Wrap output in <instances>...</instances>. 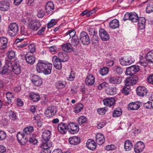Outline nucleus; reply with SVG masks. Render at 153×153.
Listing matches in <instances>:
<instances>
[{
    "instance_id": "23",
    "label": "nucleus",
    "mask_w": 153,
    "mask_h": 153,
    "mask_svg": "<svg viewBox=\"0 0 153 153\" xmlns=\"http://www.w3.org/2000/svg\"><path fill=\"white\" fill-rule=\"evenodd\" d=\"M8 43L7 39L5 37L0 38V49L4 50L6 48Z\"/></svg>"
},
{
    "instance_id": "35",
    "label": "nucleus",
    "mask_w": 153,
    "mask_h": 153,
    "mask_svg": "<svg viewBox=\"0 0 153 153\" xmlns=\"http://www.w3.org/2000/svg\"><path fill=\"white\" fill-rule=\"evenodd\" d=\"M124 146L125 151L130 150L133 146L131 142L129 140H126L125 142Z\"/></svg>"
},
{
    "instance_id": "28",
    "label": "nucleus",
    "mask_w": 153,
    "mask_h": 153,
    "mask_svg": "<svg viewBox=\"0 0 153 153\" xmlns=\"http://www.w3.org/2000/svg\"><path fill=\"white\" fill-rule=\"evenodd\" d=\"M141 104L138 102H131L128 105V108L132 110H137L140 107Z\"/></svg>"
},
{
    "instance_id": "50",
    "label": "nucleus",
    "mask_w": 153,
    "mask_h": 153,
    "mask_svg": "<svg viewBox=\"0 0 153 153\" xmlns=\"http://www.w3.org/2000/svg\"><path fill=\"white\" fill-rule=\"evenodd\" d=\"M9 117L10 119L13 121L17 119V118L16 114L12 111L9 112Z\"/></svg>"
},
{
    "instance_id": "27",
    "label": "nucleus",
    "mask_w": 153,
    "mask_h": 153,
    "mask_svg": "<svg viewBox=\"0 0 153 153\" xmlns=\"http://www.w3.org/2000/svg\"><path fill=\"white\" fill-rule=\"evenodd\" d=\"M86 147L89 149L93 150L96 147V144L93 140L89 139L88 140L86 143Z\"/></svg>"
},
{
    "instance_id": "53",
    "label": "nucleus",
    "mask_w": 153,
    "mask_h": 153,
    "mask_svg": "<svg viewBox=\"0 0 153 153\" xmlns=\"http://www.w3.org/2000/svg\"><path fill=\"white\" fill-rule=\"evenodd\" d=\"M75 31L74 30H68L66 33V35L67 36L69 35L70 38H72L75 36H75Z\"/></svg>"
},
{
    "instance_id": "32",
    "label": "nucleus",
    "mask_w": 153,
    "mask_h": 153,
    "mask_svg": "<svg viewBox=\"0 0 153 153\" xmlns=\"http://www.w3.org/2000/svg\"><path fill=\"white\" fill-rule=\"evenodd\" d=\"M109 25L110 27L112 29L117 28L119 26V22L116 19H113L109 22Z\"/></svg>"
},
{
    "instance_id": "4",
    "label": "nucleus",
    "mask_w": 153,
    "mask_h": 153,
    "mask_svg": "<svg viewBox=\"0 0 153 153\" xmlns=\"http://www.w3.org/2000/svg\"><path fill=\"white\" fill-rule=\"evenodd\" d=\"M67 130L69 132L72 134H74L78 132L79 128L77 124L75 123H71L67 125Z\"/></svg>"
},
{
    "instance_id": "45",
    "label": "nucleus",
    "mask_w": 153,
    "mask_h": 153,
    "mask_svg": "<svg viewBox=\"0 0 153 153\" xmlns=\"http://www.w3.org/2000/svg\"><path fill=\"white\" fill-rule=\"evenodd\" d=\"M106 91L107 93L110 95H113L116 93V89L115 88H108Z\"/></svg>"
},
{
    "instance_id": "3",
    "label": "nucleus",
    "mask_w": 153,
    "mask_h": 153,
    "mask_svg": "<svg viewBox=\"0 0 153 153\" xmlns=\"http://www.w3.org/2000/svg\"><path fill=\"white\" fill-rule=\"evenodd\" d=\"M18 26L16 23H12L9 25L8 28V34L12 36H16L18 31Z\"/></svg>"
},
{
    "instance_id": "51",
    "label": "nucleus",
    "mask_w": 153,
    "mask_h": 153,
    "mask_svg": "<svg viewBox=\"0 0 153 153\" xmlns=\"http://www.w3.org/2000/svg\"><path fill=\"white\" fill-rule=\"evenodd\" d=\"M130 91V87H127L125 86L122 90V93L125 95H127L129 94Z\"/></svg>"
},
{
    "instance_id": "9",
    "label": "nucleus",
    "mask_w": 153,
    "mask_h": 153,
    "mask_svg": "<svg viewBox=\"0 0 153 153\" xmlns=\"http://www.w3.org/2000/svg\"><path fill=\"white\" fill-rule=\"evenodd\" d=\"M99 36L101 39L106 41L109 39V36L107 32L104 29L100 28L99 30Z\"/></svg>"
},
{
    "instance_id": "14",
    "label": "nucleus",
    "mask_w": 153,
    "mask_h": 153,
    "mask_svg": "<svg viewBox=\"0 0 153 153\" xmlns=\"http://www.w3.org/2000/svg\"><path fill=\"white\" fill-rule=\"evenodd\" d=\"M17 137L19 142L22 145L25 144L28 140V138L25 137L24 134L20 133L17 134Z\"/></svg>"
},
{
    "instance_id": "48",
    "label": "nucleus",
    "mask_w": 153,
    "mask_h": 153,
    "mask_svg": "<svg viewBox=\"0 0 153 153\" xmlns=\"http://www.w3.org/2000/svg\"><path fill=\"white\" fill-rule=\"evenodd\" d=\"M7 57L10 59H14L15 57V53L13 51H8L7 53Z\"/></svg>"
},
{
    "instance_id": "40",
    "label": "nucleus",
    "mask_w": 153,
    "mask_h": 153,
    "mask_svg": "<svg viewBox=\"0 0 153 153\" xmlns=\"http://www.w3.org/2000/svg\"><path fill=\"white\" fill-rule=\"evenodd\" d=\"M122 114L121 109L120 108H116L113 111V117H118L120 116Z\"/></svg>"
},
{
    "instance_id": "52",
    "label": "nucleus",
    "mask_w": 153,
    "mask_h": 153,
    "mask_svg": "<svg viewBox=\"0 0 153 153\" xmlns=\"http://www.w3.org/2000/svg\"><path fill=\"white\" fill-rule=\"evenodd\" d=\"M153 11V3L151 2L148 4L146 8V12L150 13Z\"/></svg>"
},
{
    "instance_id": "62",
    "label": "nucleus",
    "mask_w": 153,
    "mask_h": 153,
    "mask_svg": "<svg viewBox=\"0 0 153 153\" xmlns=\"http://www.w3.org/2000/svg\"><path fill=\"white\" fill-rule=\"evenodd\" d=\"M6 137V133L3 131L0 130V140H4Z\"/></svg>"
},
{
    "instance_id": "38",
    "label": "nucleus",
    "mask_w": 153,
    "mask_h": 153,
    "mask_svg": "<svg viewBox=\"0 0 153 153\" xmlns=\"http://www.w3.org/2000/svg\"><path fill=\"white\" fill-rule=\"evenodd\" d=\"M33 131V128L32 126H29L25 128L23 130V134L24 135H29Z\"/></svg>"
},
{
    "instance_id": "19",
    "label": "nucleus",
    "mask_w": 153,
    "mask_h": 153,
    "mask_svg": "<svg viewBox=\"0 0 153 153\" xmlns=\"http://www.w3.org/2000/svg\"><path fill=\"white\" fill-rule=\"evenodd\" d=\"M103 102L104 105L109 107L112 106L115 103V100L112 98H106L103 100Z\"/></svg>"
},
{
    "instance_id": "49",
    "label": "nucleus",
    "mask_w": 153,
    "mask_h": 153,
    "mask_svg": "<svg viewBox=\"0 0 153 153\" xmlns=\"http://www.w3.org/2000/svg\"><path fill=\"white\" fill-rule=\"evenodd\" d=\"M57 23V21L55 19H51L47 24V28H49L56 25Z\"/></svg>"
},
{
    "instance_id": "39",
    "label": "nucleus",
    "mask_w": 153,
    "mask_h": 153,
    "mask_svg": "<svg viewBox=\"0 0 153 153\" xmlns=\"http://www.w3.org/2000/svg\"><path fill=\"white\" fill-rule=\"evenodd\" d=\"M137 14L135 12H131L130 20L133 22H136L139 19Z\"/></svg>"
},
{
    "instance_id": "20",
    "label": "nucleus",
    "mask_w": 153,
    "mask_h": 153,
    "mask_svg": "<svg viewBox=\"0 0 153 153\" xmlns=\"http://www.w3.org/2000/svg\"><path fill=\"white\" fill-rule=\"evenodd\" d=\"M95 82V78L91 74H88L86 77L85 82L86 84L89 86L91 85L94 84Z\"/></svg>"
},
{
    "instance_id": "6",
    "label": "nucleus",
    "mask_w": 153,
    "mask_h": 153,
    "mask_svg": "<svg viewBox=\"0 0 153 153\" xmlns=\"http://www.w3.org/2000/svg\"><path fill=\"white\" fill-rule=\"evenodd\" d=\"M140 69L138 65H134L127 68L126 71V74L127 75L131 76L138 72Z\"/></svg>"
},
{
    "instance_id": "41",
    "label": "nucleus",
    "mask_w": 153,
    "mask_h": 153,
    "mask_svg": "<svg viewBox=\"0 0 153 153\" xmlns=\"http://www.w3.org/2000/svg\"><path fill=\"white\" fill-rule=\"evenodd\" d=\"M114 71L117 74H120L123 72V69L120 66L115 65L113 68Z\"/></svg>"
},
{
    "instance_id": "55",
    "label": "nucleus",
    "mask_w": 153,
    "mask_h": 153,
    "mask_svg": "<svg viewBox=\"0 0 153 153\" xmlns=\"http://www.w3.org/2000/svg\"><path fill=\"white\" fill-rule=\"evenodd\" d=\"M36 135L33 134L32 137H30L29 140V142L31 143H32L33 145H36L38 142V140L35 138Z\"/></svg>"
},
{
    "instance_id": "34",
    "label": "nucleus",
    "mask_w": 153,
    "mask_h": 153,
    "mask_svg": "<svg viewBox=\"0 0 153 153\" xmlns=\"http://www.w3.org/2000/svg\"><path fill=\"white\" fill-rule=\"evenodd\" d=\"M6 97L8 100L7 103L10 104L12 102L11 99L15 98L14 94L11 92H7L6 94Z\"/></svg>"
},
{
    "instance_id": "7",
    "label": "nucleus",
    "mask_w": 153,
    "mask_h": 153,
    "mask_svg": "<svg viewBox=\"0 0 153 153\" xmlns=\"http://www.w3.org/2000/svg\"><path fill=\"white\" fill-rule=\"evenodd\" d=\"M25 59L26 62L28 64L30 65H33L35 62V56L33 54L30 53H27L26 54L22 57Z\"/></svg>"
},
{
    "instance_id": "17",
    "label": "nucleus",
    "mask_w": 153,
    "mask_h": 153,
    "mask_svg": "<svg viewBox=\"0 0 153 153\" xmlns=\"http://www.w3.org/2000/svg\"><path fill=\"white\" fill-rule=\"evenodd\" d=\"M62 50L65 52H71L74 51L72 45L70 43H67L62 45Z\"/></svg>"
},
{
    "instance_id": "1",
    "label": "nucleus",
    "mask_w": 153,
    "mask_h": 153,
    "mask_svg": "<svg viewBox=\"0 0 153 153\" xmlns=\"http://www.w3.org/2000/svg\"><path fill=\"white\" fill-rule=\"evenodd\" d=\"M52 67L51 63L44 61L39 60L36 65V70L39 73L48 75L51 73Z\"/></svg>"
},
{
    "instance_id": "10",
    "label": "nucleus",
    "mask_w": 153,
    "mask_h": 153,
    "mask_svg": "<svg viewBox=\"0 0 153 153\" xmlns=\"http://www.w3.org/2000/svg\"><path fill=\"white\" fill-rule=\"evenodd\" d=\"M145 145L141 141L137 142L134 146V151L136 153H140L145 148Z\"/></svg>"
},
{
    "instance_id": "11",
    "label": "nucleus",
    "mask_w": 153,
    "mask_h": 153,
    "mask_svg": "<svg viewBox=\"0 0 153 153\" xmlns=\"http://www.w3.org/2000/svg\"><path fill=\"white\" fill-rule=\"evenodd\" d=\"M53 64L54 67L58 70H60L62 68V61L56 56H54L52 58Z\"/></svg>"
},
{
    "instance_id": "25",
    "label": "nucleus",
    "mask_w": 153,
    "mask_h": 153,
    "mask_svg": "<svg viewBox=\"0 0 153 153\" xmlns=\"http://www.w3.org/2000/svg\"><path fill=\"white\" fill-rule=\"evenodd\" d=\"M68 141L70 144L76 145L80 143V139L79 137L74 136L70 138Z\"/></svg>"
},
{
    "instance_id": "47",
    "label": "nucleus",
    "mask_w": 153,
    "mask_h": 153,
    "mask_svg": "<svg viewBox=\"0 0 153 153\" xmlns=\"http://www.w3.org/2000/svg\"><path fill=\"white\" fill-rule=\"evenodd\" d=\"M100 74L102 76H104L108 74V67H104L101 68L99 71Z\"/></svg>"
},
{
    "instance_id": "58",
    "label": "nucleus",
    "mask_w": 153,
    "mask_h": 153,
    "mask_svg": "<svg viewBox=\"0 0 153 153\" xmlns=\"http://www.w3.org/2000/svg\"><path fill=\"white\" fill-rule=\"evenodd\" d=\"M107 110V108L104 107L98 109L97 110V111L99 114L102 115L105 114Z\"/></svg>"
},
{
    "instance_id": "16",
    "label": "nucleus",
    "mask_w": 153,
    "mask_h": 153,
    "mask_svg": "<svg viewBox=\"0 0 153 153\" xmlns=\"http://www.w3.org/2000/svg\"><path fill=\"white\" fill-rule=\"evenodd\" d=\"M56 113V111L53 107H49L45 112L46 117L51 118Z\"/></svg>"
},
{
    "instance_id": "46",
    "label": "nucleus",
    "mask_w": 153,
    "mask_h": 153,
    "mask_svg": "<svg viewBox=\"0 0 153 153\" xmlns=\"http://www.w3.org/2000/svg\"><path fill=\"white\" fill-rule=\"evenodd\" d=\"M41 145V148L42 149V150H50L48 148L50 147V146H49L48 144V142H44L43 141H42Z\"/></svg>"
},
{
    "instance_id": "21",
    "label": "nucleus",
    "mask_w": 153,
    "mask_h": 153,
    "mask_svg": "<svg viewBox=\"0 0 153 153\" xmlns=\"http://www.w3.org/2000/svg\"><path fill=\"white\" fill-rule=\"evenodd\" d=\"M54 8L53 3L52 1L48 2L45 6V10L48 14L52 13L53 11Z\"/></svg>"
},
{
    "instance_id": "37",
    "label": "nucleus",
    "mask_w": 153,
    "mask_h": 153,
    "mask_svg": "<svg viewBox=\"0 0 153 153\" xmlns=\"http://www.w3.org/2000/svg\"><path fill=\"white\" fill-rule=\"evenodd\" d=\"M136 82V81L133 78H128L126 80L125 85L127 87H130L135 84Z\"/></svg>"
},
{
    "instance_id": "43",
    "label": "nucleus",
    "mask_w": 153,
    "mask_h": 153,
    "mask_svg": "<svg viewBox=\"0 0 153 153\" xmlns=\"http://www.w3.org/2000/svg\"><path fill=\"white\" fill-rule=\"evenodd\" d=\"M79 39L77 36L73 38L71 40V44L74 46H76L79 43Z\"/></svg>"
},
{
    "instance_id": "5",
    "label": "nucleus",
    "mask_w": 153,
    "mask_h": 153,
    "mask_svg": "<svg viewBox=\"0 0 153 153\" xmlns=\"http://www.w3.org/2000/svg\"><path fill=\"white\" fill-rule=\"evenodd\" d=\"M120 64L123 66L130 65L134 62L132 57L130 56L122 57L120 60Z\"/></svg>"
},
{
    "instance_id": "42",
    "label": "nucleus",
    "mask_w": 153,
    "mask_h": 153,
    "mask_svg": "<svg viewBox=\"0 0 153 153\" xmlns=\"http://www.w3.org/2000/svg\"><path fill=\"white\" fill-rule=\"evenodd\" d=\"M83 106L81 103L77 104L74 108V111L76 113H78L80 112L82 109Z\"/></svg>"
},
{
    "instance_id": "15",
    "label": "nucleus",
    "mask_w": 153,
    "mask_h": 153,
    "mask_svg": "<svg viewBox=\"0 0 153 153\" xmlns=\"http://www.w3.org/2000/svg\"><path fill=\"white\" fill-rule=\"evenodd\" d=\"M137 94L141 97H143L146 95L147 93V91L144 87L139 86L137 88Z\"/></svg>"
},
{
    "instance_id": "12",
    "label": "nucleus",
    "mask_w": 153,
    "mask_h": 153,
    "mask_svg": "<svg viewBox=\"0 0 153 153\" xmlns=\"http://www.w3.org/2000/svg\"><path fill=\"white\" fill-rule=\"evenodd\" d=\"M13 66L11 70L16 74H19L21 72V68L18 61L15 60L13 62Z\"/></svg>"
},
{
    "instance_id": "54",
    "label": "nucleus",
    "mask_w": 153,
    "mask_h": 153,
    "mask_svg": "<svg viewBox=\"0 0 153 153\" xmlns=\"http://www.w3.org/2000/svg\"><path fill=\"white\" fill-rule=\"evenodd\" d=\"M87 118L84 116H80L78 119V122L79 124L81 125L86 122Z\"/></svg>"
},
{
    "instance_id": "57",
    "label": "nucleus",
    "mask_w": 153,
    "mask_h": 153,
    "mask_svg": "<svg viewBox=\"0 0 153 153\" xmlns=\"http://www.w3.org/2000/svg\"><path fill=\"white\" fill-rule=\"evenodd\" d=\"M4 65L11 71L12 69L13 64V63H12L10 61L6 60L5 61Z\"/></svg>"
},
{
    "instance_id": "22",
    "label": "nucleus",
    "mask_w": 153,
    "mask_h": 153,
    "mask_svg": "<svg viewBox=\"0 0 153 153\" xmlns=\"http://www.w3.org/2000/svg\"><path fill=\"white\" fill-rule=\"evenodd\" d=\"M58 58L62 62H67L69 59V56L65 52H59L58 53Z\"/></svg>"
},
{
    "instance_id": "31",
    "label": "nucleus",
    "mask_w": 153,
    "mask_h": 153,
    "mask_svg": "<svg viewBox=\"0 0 153 153\" xmlns=\"http://www.w3.org/2000/svg\"><path fill=\"white\" fill-rule=\"evenodd\" d=\"M9 4L6 1H2L0 2V10L3 11L7 10L9 8Z\"/></svg>"
},
{
    "instance_id": "61",
    "label": "nucleus",
    "mask_w": 153,
    "mask_h": 153,
    "mask_svg": "<svg viewBox=\"0 0 153 153\" xmlns=\"http://www.w3.org/2000/svg\"><path fill=\"white\" fill-rule=\"evenodd\" d=\"M75 74L74 72L71 71L69 77L67 78V79L70 81H73L75 78Z\"/></svg>"
},
{
    "instance_id": "56",
    "label": "nucleus",
    "mask_w": 153,
    "mask_h": 153,
    "mask_svg": "<svg viewBox=\"0 0 153 153\" xmlns=\"http://www.w3.org/2000/svg\"><path fill=\"white\" fill-rule=\"evenodd\" d=\"M27 28L24 26L21 27V33L23 35L26 36L27 34Z\"/></svg>"
},
{
    "instance_id": "59",
    "label": "nucleus",
    "mask_w": 153,
    "mask_h": 153,
    "mask_svg": "<svg viewBox=\"0 0 153 153\" xmlns=\"http://www.w3.org/2000/svg\"><path fill=\"white\" fill-rule=\"evenodd\" d=\"M106 123L105 120H101L98 123L97 128L99 129H101L106 124Z\"/></svg>"
},
{
    "instance_id": "13",
    "label": "nucleus",
    "mask_w": 153,
    "mask_h": 153,
    "mask_svg": "<svg viewBox=\"0 0 153 153\" xmlns=\"http://www.w3.org/2000/svg\"><path fill=\"white\" fill-rule=\"evenodd\" d=\"M67 126L64 123L61 122L59 123L57 126L58 131L61 134H65L67 130Z\"/></svg>"
},
{
    "instance_id": "44",
    "label": "nucleus",
    "mask_w": 153,
    "mask_h": 153,
    "mask_svg": "<svg viewBox=\"0 0 153 153\" xmlns=\"http://www.w3.org/2000/svg\"><path fill=\"white\" fill-rule=\"evenodd\" d=\"M66 85V82L64 81H59L56 83V85L58 88H64Z\"/></svg>"
},
{
    "instance_id": "8",
    "label": "nucleus",
    "mask_w": 153,
    "mask_h": 153,
    "mask_svg": "<svg viewBox=\"0 0 153 153\" xmlns=\"http://www.w3.org/2000/svg\"><path fill=\"white\" fill-rule=\"evenodd\" d=\"M31 80L33 84L36 86H40L42 83V79L39 76L37 75H33Z\"/></svg>"
},
{
    "instance_id": "36",
    "label": "nucleus",
    "mask_w": 153,
    "mask_h": 153,
    "mask_svg": "<svg viewBox=\"0 0 153 153\" xmlns=\"http://www.w3.org/2000/svg\"><path fill=\"white\" fill-rule=\"evenodd\" d=\"M146 59L149 63L153 62V51H150L147 53Z\"/></svg>"
},
{
    "instance_id": "30",
    "label": "nucleus",
    "mask_w": 153,
    "mask_h": 153,
    "mask_svg": "<svg viewBox=\"0 0 153 153\" xmlns=\"http://www.w3.org/2000/svg\"><path fill=\"white\" fill-rule=\"evenodd\" d=\"M111 83L120 84L122 82V78L117 76L111 77L109 80Z\"/></svg>"
},
{
    "instance_id": "60",
    "label": "nucleus",
    "mask_w": 153,
    "mask_h": 153,
    "mask_svg": "<svg viewBox=\"0 0 153 153\" xmlns=\"http://www.w3.org/2000/svg\"><path fill=\"white\" fill-rule=\"evenodd\" d=\"M28 48L30 52L28 53H33L35 51L36 48L35 45L33 44H31L28 45Z\"/></svg>"
},
{
    "instance_id": "64",
    "label": "nucleus",
    "mask_w": 153,
    "mask_h": 153,
    "mask_svg": "<svg viewBox=\"0 0 153 153\" xmlns=\"http://www.w3.org/2000/svg\"><path fill=\"white\" fill-rule=\"evenodd\" d=\"M131 17V13H126L123 17V20L125 21L128 20H130Z\"/></svg>"
},
{
    "instance_id": "26",
    "label": "nucleus",
    "mask_w": 153,
    "mask_h": 153,
    "mask_svg": "<svg viewBox=\"0 0 153 153\" xmlns=\"http://www.w3.org/2000/svg\"><path fill=\"white\" fill-rule=\"evenodd\" d=\"M96 143L99 145L105 142V138L104 135L102 134H97L96 136Z\"/></svg>"
},
{
    "instance_id": "63",
    "label": "nucleus",
    "mask_w": 153,
    "mask_h": 153,
    "mask_svg": "<svg viewBox=\"0 0 153 153\" xmlns=\"http://www.w3.org/2000/svg\"><path fill=\"white\" fill-rule=\"evenodd\" d=\"M144 107H145L148 109H152L153 108L152 103L150 101H148L147 103H145L144 106Z\"/></svg>"
},
{
    "instance_id": "29",
    "label": "nucleus",
    "mask_w": 153,
    "mask_h": 153,
    "mask_svg": "<svg viewBox=\"0 0 153 153\" xmlns=\"http://www.w3.org/2000/svg\"><path fill=\"white\" fill-rule=\"evenodd\" d=\"M138 27L139 29L142 30L144 29L145 27L146 19L144 17H140L138 19Z\"/></svg>"
},
{
    "instance_id": "18",
    "label": "nucleus",
    "mask_w": 153,
    "mask_h": 153,
    "mask_svg": "<svg viewBox=\"0 0 153 153\" xmlns=\"http://www.w3.org/2000/svg\"><path fill=\"white\" fill-rule=\"evenodd\" d=\"M51 132L49 130H46L42 132V141L44 142H48L51 138Z\"/></svg>"
},
{
    "instance_id": "33",
    "label": "nucleus",
    "mask_w": 153,
    "mask_h": 153,
    "mask_svg": "<svg viewBox=\"0 0 153 153\" xmlns=\"http://www.w3.org/2000/svg\"><path fill=\"white\" fill-rule=\"evenodd\" d=\"M29 96L33 102L38 101L40 98L39 95L33 92H31L29 93Z\"/></svg>"
},
{
    "instance_id": "2",
    "label": "nucleus",
    "mask_w": 153,
    "mask_h": 153,
    "mask_svg": "<svg viewBox=\"0 0 153 153\" xmlns=\"http://www.w3.org/2000/svg\"><path fill=\"white\" fill-rule=\"evenodd\" d=\"M79 39L81 43L84 45H88L90 43L89 36L86 32L82 31L80 33Z\"/></svg>"
},
{
    "instance_id": "24",
    "label": "nucleus",
    "mask_w": 153,
    "mask_h": 153,
    "mask_svg": "<svg viewBox=\"0 0 153 153\" xmlns=\"http://www.w3.org/2000/svg\"><path fill=\"white\" fill-rule=\"evenodd\" d=\"M41 25V24L39 22L32 21L29 25V27L31 30H37L40 27Z\"/></svg>"
}]
</instances>
